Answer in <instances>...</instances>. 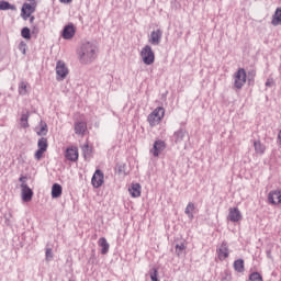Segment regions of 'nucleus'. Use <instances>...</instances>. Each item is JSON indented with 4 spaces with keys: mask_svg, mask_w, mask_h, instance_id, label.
I'll use <instances>...</instances> for the list:
<instances>
[{
    "mask_svg": "<svg viewBox=\"0 0 281 281\" xmlns=\"http://www.w3.org/2000/svg\"><path fill=\"white\" fill-rule=\"evenodd\" d=\"M66 159L68 161H78V148L77 147H69L66 149L65 153Z\"/></svg>",
    "mask_w": 281,
    "mask_h": 281,
    "instance_id": "18",
    "label": "nucleus"
},
{
    "mask_svg": "<svg viewBox=\"0 0 281 281\" xmlns=\"http://www.w3.org/2000/svg\"><path fill=\"white\" fill-rule=\"evenodd\" d=\"M187 134L188 130H186V127H180L178 131L173 132L172 139L175 144H181V142L186 139Z\"/></svg>",
    "mask_w": 281,
    "mask_h": 281,
    "instance_id": "14",
    "label": "nucleus"
},
{
    "mask_svg": "<svg viewBox=\"0 0 281 281\" xmlns=\"http://www.w3.org/2000/svg\"><path fill=\"white\" fill-rule=\"evenodd\" d=\"M162 36H164V32L160 29L153 31L150 33L148 43H150V45H155V46L160 45Z\"/></svg>",
    "mask_w": 281,
    "mask_h": 281,
    "instance_id": "11",
    "label": "nucleus"
},
{
    "mask_svg": "<svg viewBox=\"0 0 281 281\" xmlns=\"http://www.w3.org/2000/svg\"><path fill=\"white\" fill-rule=\"evenodd\" d=\"M35 133L40 137L47 135L48 133L47 123H45V121H41L40 125L35 127Z\"/></svg>",
    "mask_w": 281,
    "mask_h": 281,
    "instance_id": "20",
    "label": "nucleus"
},
{
    "mask_svg": "<svg viewBox=\"0 0 281 281\" xmlns=\"http://www.w3.org/2000/svg\"><path fill=\"white\" fill-rule=\"evenodd\" d=\"M91 183L95 189L102 188V186H104V172H102L100 169H97L92 176Z\"/></svg>",
    "mask_w": 281,
    "mask_h": 281,
    "instance_id": "8",
    "label": "nucleus"
},
{
    "mask_svg": "<svg viewBox=\"0 0 281 281\" xmlns=\"http://www.w3.org/2000/svg\"><path fill=\"white\" fill-rule=\"evenodd\" d=\"M254 148L257 155H265V151L267 150V147L260 140L254 142Z\"/></svg>",
    "mask_w": 281,
    "mask_h": 281,
    "instance_id": "24",
    "label": "nucleus"
},
{
    "mask_svg": "<svg viewBox=\"0 0 281 281\" xmlns=\"http://www.w3.org/2000/svg\"><path fill=\"white\" fill-rule=\"evenodd\" d=\"M77 56L81 65H91L98 58V46L93 42H83L77 49Z\"/></svg>",
    "mask_w": 281,
    "mask_h": 281,
    "instance_id": "1",
    "label": "nucleus"
},
{
    "mask_svg": "<svg viewBox=\"0 0 281 281\" xmlns=\"http://www.w3.org/2000/svg\"><path fill=\"white\" fill-rule=\"evenodd\" d=\"M128 192L133 199H138V196H142V184L132 183L128 188Z\"/></svg>",
    "mask_w": 281,
    "mask_h": 281,
    "instance_id": "17",
    "label": "nucleus"
},
{
    "mask_svg": "<svg viewBox=\"0 0 281 281\" xmlns=\"http://www.w3.org/2000/svg\"><path fill=\"white\" fill-rule=\"evenodd\" d=\"M18 48H19V52H21L22 54L25 55L27 52V44L22 41V42H20Z\"/></svg>",
    "mask_w": 281,
    "mask_h": 281,
    "instance_id": "35",
    "label": "nucleus"
},
{
    "mask_svg": "<svg viewBox=\"0 0 281 281\" xmlns=\"http://www.w3.org/2000/svg\"><path fill=\"white\" fill-rule=\"evenodd\" d=\"M150 280L159 281V278H157V269H154L153 273H150Z\"/></svg>",
    "mask_w": 281,
    "mask_h": 281,
    "instance_id": "37",
    "label": "nucleus"
},
{
    "mask_svg": "<svg viewBox=\"0 0 281 281\" xmlns=\"http://www.w3.org/2000/svg\"><path fill=\"white\" fill-rule=\"evenodd\" d=\"M74 0H59L60 3H71Z\"/></svg>",
    "mask_w": 281,
    "mask_h": 281,
    "instance_id": "41",
    "label": "nucleus"
},
{
    "mask_svg": "<svg viewBox=\"0 0 281 281\" xmlns=\"http://www.w3.org/2000/svg\"><path fill=\"white\" fill-rule=\"evenodd\" d=\"M217 258L223 262V260H227L229 258V246L227 241H222V244L216 249Z\"/></svg>",
    "mask_w": 281,
    "mask_h": 281,
    "instance_id": "7",
    "label": "nucleus"
},
{
    "mask_svg": "<svg viewBox=\"0 0 281 281\" xmlns=\"http://www.w3.org/2000/svg\"><path fill=\"white\" fill-rule=\"evenodd\" d=\"M196 207L194 206V203L189 202L186 210H184V214H187L189 221H194V210Z\"/></svg>",
    "mask_w": 281,
    "mask_h": 281,
    "instance_id": "23",
    "label": "nucleus"
},
{
    "mask_svg": "<svg viewBox=\"0 0 281 281\" xmlns=\"http://www.w3.org/2000/svg\"><path fill=\"white\" fill-rule=\"evenodd\" d=\"M46 258H53L52 256V248L46 249Z\"/></svg>",
    "mask_w": 281,
    "mask_h": 281,
    "instance_id": "40",
    "label": "nucleus"
},
{
    "mask_svg": "<svg viewBox=\"0 0 281 281\" xmlns=\"http://www.w3.org/2000/svg\"><path fill=\"white\" fill-rule=\"evenodd\" d=\"M98 245H99V247H101L102 256H106V254H109V249L111 247V245H109V241H106V239L104 237H101L98 240Z\"/></svg>",
    "mask_w": 281,
    "mask_h": 281,
    "instance_id": "21",
    "label": "nucleus"
},
{
    "mask_svg": "<svg viewBox=\"0 0 281 281\" xmlns=\"http://www.w3.org/2000/svg\"><path fill=\"white\" fill-rule=\"evenodd\" d=\"M45 153H46V151L43 150V149H37V150L35 151V155H34L36 161H41V159H43V155H45Z\"/></svg>",
    "mask_w": 281,
    "mask_h": 281,
    "instance_id": "36",
    "label": "nucleus"
},
{
    "mask_svg": "<svg viewBox=\"0 0 281 281\" xmlns=\"http://www.w3.org/2000/svg\"><path fill=\"white\" fill-rule=\"evenodd\" d=\"M48 146L47 138L42 137L37 140V149L47 151Z\"/></svg>",
    "mask_w": 281,
    "mask_h": 281,
    "instance_id": "27",
    "label": "nucleus"
},
{
    "mask_svg": "<svg viewBox=\"0 0 281 281\" xmlns=\"http://www.w3.org/2000/svg\"><path fill=\"white\" fill-rule=\"evenodd\" d=\"M20 95H27V82L21 81L18 87Z\"/></svg>",
    "mask_w": 281,
    "mask_h": 281,
    "instance_id": "30",
    "label": "nucleus"
},
{
    "mask_svg": "<svg viewBox=\"0 0 281 281\" xmlns=\"http://www.w3.org/2000/svg\"><path fill=\"white\" fill-rule=\"evenodd\" d=\"M36 1L32 0L30 3L25 2L22 5V19L27 21L29 16H32L36 12Z\"/></svg>",
    "mask_w": 281,
    "mask_h": 281,
    "instance_id": "5",
    "label": "nucleus"
},
{
    "mask_svg": "<svg viewBox=\"0 0 281 281\" xmlns=\"http://www.w3.org/2000/svg\"><path fill=\"white\" fill-rule=\"evenodd\" d=\"M266 87H273V79H267Z\"/></svg>",
    "mask_w": 281,
    "mask_h": 281,
    "instance_id": "38",
    "label": "nucleus"
},
{
    "mask_svg": "<svg viewBox=\"0 0 281 281\" xmlns=\"http://www.w3.org/2000/svg\"><path fill=\"white\" fill-rule=\"evenodd\" d=\"M0 10H16V5L11 4L5 0H2L0 1Z\"/></svg>",
    "mask_w": 281,
    "mask_h": 281,
    "instance_id": "29",
    "label": "nucleus"
},
{
    "mask_svg": "<svg viewBox=\"0 0 281 281\" xmlns=\"http://www.w3.org/2000/svg\"><path fill=\"white\" fill-rule=\"evenodd\" d=\"M56 75L57 80L60 82L61 80L66 79L69 75V68H67V65L63 60H58L56 64Z\"/></svg>",
    "mask_w": 281,
    "mask_h": 281,
    "instance_id": "6",
    "label": "nucleus"
},
{
    "mask_svg": "<svg viewBox=\"0 0 281 281\" xmlns=\"http://www.w3.org/2000/svg\"><path fill=\"white\" fill-rule=\"evenodd\" d=\"M188 248V246H186L184 243H180L176 245V254L178 257L183 256V251H186V249Z\"/></svg>",
    "mask_w": 281,
    "mask_h": 281,
    "instance_id": "31",
    "label": "nucleus"
},
{
    "mask_svg": "<svg viewBox=\"0 0 281 281\" xmlns=\"http://www.w3.org/2000/svg\"><path fill=\"white\" fill-rule=\"evenodd\" d=\"M26 180H27V177H25V176H21L19 178L20 183H27V182H25Z\"/></svg>",
    "mask_w": 281,
    "mask_h": 281,
    "instance_id": "39",
    "label": "nucleus"
},
{
    "mask_svg": "<svg viewBox=\"0 0 281 281\" xmlns=\"http://www.w3.org/2000/svg\"><path fill=\"white\" fill-rule=\"evenodd\" d=\"M21 188L22 200L24 201V203H30V201H32V196H34V191H32V189H30V187L25 182L21 183Z\"/></svg>",
    "mask_w": 281,
    "mask_h": 281,
    "instance_id": "12",
    "label": "nucleus"
},
{
    "mask_svg": "<svg viewBox=\"0 0 281 281\" xmlns=\"http://www.w3.org/2000/svg\"><path fill=\"white\" fill-rule=\"evenodd\" d=\"M165 115H166V110L162 106L156 108L147 116V122L149 123V126L154 127V126L161 124V120H164Z\"/></svg>",
    "mask_w": 281,
    "mask_h": 281,
    "instance_id": "2",
    "label": "nucleus"
},
{
    "mask_svg": "<svg viewBox=\"0 0 281 281\" xmlns=\"http://www.w3.org/2000/svg\"><path fill=\"white\" fill-rule=\"evenodd\" d=\"M268 201H269V203H271V205H280V203H281V191L280 190L271 191L268 194Z\"/></svg>",
    "mask_w": 281,
    "mask_h": 281,
    "instance_id": "15",
    "label": "nucleus"
},
{
    "mask_svg": "<svg viewBox=\"0 0 281 281\" xmlns=\"http://www.w3.org/2000/svg\"><path fill=\"white\" fill-rule=\"evenodd\" d=\"M165 150H166V142H164L161 139H157V140H155L153 148L149 150V153L154 157H159V155L161 153H164Z\"/></svg>",
    "mask_w": 281,
    "mask_h": 281,
    "instance_id": "10",
    "label": "nucleus"
},
{
    "mask_svg": "<svg viewBox=\"0 0 281 281\" xmlns=\"http://www.w3.org/2000/svg\"><path fill=\"white\" fill-rule=\"evenodd\" d=\"M63 196V186L54 183L52 187V199H58Z\"/></svg>",
    "mask_w": 281,
    "mask_h": 281,
    "instance_id": "22",
    "label": "nucleus"
},
{
    "mask_svg": "<svg viewBox=\"0 0 281 281\" xmlns=\"http://www.w3.org/2000/svg\"><path fill=\"white\" fill-rule=\"evenodd\" d=\"M227 221L231 223H240L243 221V213L238 207H231L228 210Z\"/></svg>",
    "mask_w": 281,
    "mask_h": 281,
    "instance_id": "9",
    "label": "nucleus"
},
{
    "mask_svg": "<svg viewBox=\"0 0 281 281\" xmlns=\"http://www.w3.org/2000/svg\"><path fill=\"white\" fill-rule=\"evenodd\" d=\"M21 36L22 38H26V41H30V38H32V33L30 31V27L27 26L23 27L21 31Z\"/></svg>",
    "mask_w": 281,
    "mask_h": 281,
    "instance_id": "32",
    "label": "nucleus"
},
{
    "mask_svg": "<svg viewBox=\"0 0 281 281\" xmlns=\"http://www.w3.org/2000/svg\"><path fill=\"white\" fill-rule=\"evenodd\" d=\"M81 150L83 153L85 159H89L91 157V153H93V148H91V146H89V144H85L81 147Z\"/></svg>",
    "mask_w": 281,
    "mask_h": 281,
    "instance_id": "28",
    "label": "nucleus"
},
{
    "mask_svg": "<svg viewBox=\"0 0 281 281\" xmlns=\"http://www.w3.org/2000/svg\"><path fill=\"white\" fill-rule=\"evenodd\" d=\"M233 267H234L235 271H237V273L245 272V260H243V259L235 260Z\"/></svg>",
    "mask_w": 281,
    "mask_h": 281,
    "instance_id": "25",
    "label": "nucleus"
},
{
    "mask_svg": "<svg viewBox=\"0 0 281 281\" xmlns=\"http://www.w3.org/2000/svg\"><path fill=\"white\" fill-rule=\"evenodd\" d=\"M61 36L65 41H71L76 36V27L74 24H68L64 27Z\"/></svg>",
    "mask_w": 281,
    "mask_h": 281,
    "instance_id": "13",
    "label": "nucleus"
},
{
    "mask_svg": "<svg viewBox=\"0 0 281 281\" xmlns=\"http://www.w3.org/2000/svg\"><path fill=\"white\" fill-rule=\"evenodd\" d=\"M221 280L232 281V273L229 272V270H225L224 272L221 273Z\"/></svg>",
    "mask_w": 281,
    "mask_h": 281,
    "instance_id": "34",
    "label": "nucleus"
},
{
    "mask_svg": "<svg viewBox=\"0 0 281 281\" xmlns=\"http://www.w3.org/2000/svg\"><path fill=\"white\" fill-rule=\"evenodd\" d=\"M20 126L22 128H30V111L22 112L20 117Z\"/></svg>",
    "mask_w": 281,
    "mask_h": 281,
    "instance_id": "19",
    "label": "nucleus"
},
{
    "mask_svg": "<svg viewBox=\"0 0 281 281\" xmlns=\"http://www.w3.org/2000/svg\"><path fill=\"white\" fill-rule=\"evenodd\" d=\"M87 133V122L85 121H77L75 122V134L85 137Z\"/></svg>",
    "mask_w": 281,
    "mask_h": 281,
    "instance_id": "16",
    "label": "nucleus"
},
{
    "mask_svg": "<svg viewBox=\"0 0 281 281\" xmlns=\"http://www.w3.org/2000/svg\"><path fill=\"white\" fill-rule=\"evenodd\" d=\"M272 25H281V7L277 8L274 14L272 15Z\"/></svg>",
    "mask_w": 281,
    "mask_h": 281,
    "instance_id": "26",
    "label": "nucleus"
},
{
    "mask_svg": "<svg viewBox=\"0 0 281 281\" xmlns=\"http://www.w3.org/2000/svg\"><path fill=\"white\" fill-rule=\"evenodd\" d=\"M247 82V71L245 68H239L235 75H234V87L236 89H241L245 87V83Z\"/></svg>",
    "mask_w": 281,
    "mask_h": 281,
    "instance_id": "4",
    "label": "nucleus"
},
{
    "mask_svg": "<svg viewBox=\"0 0 281 281\" xmlns=\"http://www.w3.org/2000/svg\"><path fill=\"white\" fill-rule=\"evenodd\" d=\"M248 281H263L260 272H252L249 274Z\"/></svg>",
    "mask_w": 281,
    "mask_h": 281,
    "instance_id": "33",
    "label": "nucleus"
},
{
    "mask_svg": "<svg viewBox=\"0 0 281 281\" xmlns=\"http://www.w3.org/2000/svg\"><path fill=\"white\" fill-rule=\"evenodd\" d=\"M29 19H30V23H34V19H35L34 15H30Z\"/></svg>",
    "mask_w": 281,
    "mask_h": 281,
    "instance_id": "42",
    "label": "nucleus"
},
{
    "mask_svg": "<svg viewBox=\"0 0 281 281\" xmlns=\"http://www.w3.org/2000/svg\"><path fill=\"white\" fill-rule=\"evenodd\" d=\"M140 57L144 65H153L155 63V52L150 45H145L140 50Z\"/></svg>",
    "mask_w": 281,
    "mask_h": 281,
    "instance_id": "3",
    "label": "nucleus"
}]
</instances>
